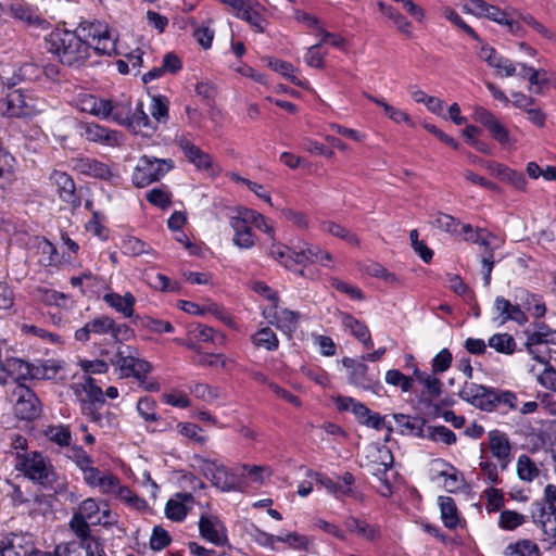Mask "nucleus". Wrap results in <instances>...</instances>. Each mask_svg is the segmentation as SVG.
<instances>
[{
	"label": "nucleus",
	"instance_id": "obj_41",
	"mask_svg": "<svg viewBox=\"0 0 556 556\" xmlns=\"http://www.w3.org/2000/svg\"><path fill=\"white\" fill-rule=\"evenodd\" d=\"M440 501V509H441V518L445 527L453 529L458 523L457 509L453 498L443 497L439 498Z\"/></svg>",
	"mask_w": 556,
	"mask_h": 556
},
{
	"label": "nucleus",
	"instance_id": "obj_63",
	"mask_svg": "<svg viewBox=\"0 0 556 556\" xmlns=\"http://www.w3.org/2000/svg\"><path fill=\"white\" fill-rule=\"evenodd\" d=\"M170 543V536L166 530L155 526L150 538V546L153 551H161Z\"/></svg>",
	"mask_w": 556,
	"mask_h": 556
},
{
	"label": "nucleus",
	"instance_id": "obj_23",
	"mask_svg": "<svg viewBox=\"0 0 556 556\" xmlns=\"http://www.w3.org/2000/svg\"><path fill=\"white\" fill-rule=\"evenodd\" d=\"M341 321L345 330L350 331L366 348L372 346V341L368 327L361 320L354 318L348 313L341 314Z\"/></svg>",
	"mask_w": 556,
	"mask_h": 556
},
{
	"label": "nucleus",
	"instance_id": "obj_30",
	"mask_svg": "<svg viewBox=\"0 0 556 556\" xmlns=\"http://www.w3.org/2000/svg\"><path fill=\"white\" fill-rule=\"evenodd\" d=\"M71 530L76 534V536L80 540V547L85 549L86 544L100 543L97 539L90 535V528L87 522V519L84 517L74 514L70 521Z\"/></svg>",
	"mask_w": 556,
	"mask_h": 556
},
{
	"label": "nucleus",
	"instance_id": "obj_51",
	"mask_svg": "<svg viewBox=\"0 0 556 556\" xmlns=\"http://www.w3.org/2000/svg\"><path fill=\"white\" fill-rule=\"evenodd\" d=\"M108 30V27L101 23H88L80 24V26L75 31H78L83 39L87 42H93L96 39L103 36Z\"/></svg>",
	"mask_w": 556,
	"mask_h": 556
},
{
	"label": "nucleus",
	"instance_id": "obj_40",
	"mask_svg": "<svg viewBox=\"0 0 556 556\" xmlns=\"http://www.w3.org/2000/svg\"><path fill=\"white\" fill-rule=\"evenodd\" d=\"M267 65L273 71L280 73L283 75L288 80H290L292 84L303 87H306V83L300 80L296 76L293 75L294 67L291 63L278 60V59H267Z\"/></svg>",
	"mask_w": 556,
	"mask_h": 556
},
{
	"label": "nucleus",
	"instance_id": "obj_42",
	"mask_svg": "<svg viewBox=\"0 0 556 556\" xmlns=\"http://www.w3.org/2000/svg\"><path fill=\"white\" fill-rule=\"evenodd\" d=\"M424 438L448 445L456 442L455 433L444 426H428L425 429Z\"/></svg>",
	"mask_w": 556,
	"mask_h": 556
},
{
	"label": "nucleus",
	"instance_id": "obj_38",
	"mask_svg": "<svg viewBox=\"0 0 556 556\" xmlns=\"http://www.w3.org/2000/svg\"><path fill=\"white\" fill-rule=\"evenodd\" d=\"M135 356V350L128 345L118 346L116 353L110 358V363L121 370L122 377L130 368V364Z\"/></svg>",
	"mask_w": 556,
	"mask_h": 556
},
{
	"label": "nucleus",
	"instance_id": "obj_34",
	"mask_svg": "<svg viewBox=\"0 0 556 556\" xmlns=\"http://www.w3.org/2000/svg\"><path fill=\"white\" fill-rule=\"evenodd\" d=\"M345 526L349 531L355 532L368 541L377 540L380 534L379 528L354 517L348 518Z\"/></svg>",
	"mask_w": 556,
	"mask_h": 556
},
{
	"label": "nucleus",
	"instance_id": "obj_47",
	"mask_svg": "<svg viewBox=\"0 0 556 556\" xmlns=\"http://www.w3.org/2000/svg\"><path fill=\"white\" fill-rule=\"evenodd\" d=\"M47 106L46 100L33 92L23 91V109L25 117L34 116L42 112Z\"/></svg>",
	"mask_w": 556,
	"mask_h": 556
},
{
	"label": "nucleus",
	"instance_id": "obj_2",
	"mask_svg": "<svg viewBox=\"0 0 556 556\" xmlns=\"http://www.w3.org/2000/svg\"><path fill=\"white\" fill-rule=\"evenodd\" d=\"M174 167L170 159H156L143 155L139 159L132 173V182L138 188H143L160 180Z\"/></svg>",
	"mask_w": 556,
	"mask_h": 556
},
{
	"label": "nucleus",
	"instance_id": "obj_9",
	"mask_svg": "<svg viewBox=\"0 0 556 556\" xmlns=\"http://www.w3.org/2000/svg\"><path fill=\"white\" fill-rule=\"evenodd\" d=\"M294 255L292 256L295 265H306L319 263L323 266H328L327 262L332 260L330 253L323 251L319 247L307 243L299 242L293 244Z\"/></svg>",
	"mask_w": 556,
	"mask_h": 556
},
{
	"label": "nucleus",
	"instance_id": "obj_13",
	"mask_svg": "<svg viewBox=\"0 0 556 556\" xmlns=\"http://www.w3.org/2000/svg\"><path fill=\"white\" fill-rule=\"evenodd\" d=\"M50 181L56 187L59 197L73 207L79 206L80 202L75 194V184L70 175L64 172L54 170L50 175Z\"/></svg>",
	"mask_w": 556,
	"mask_h": 556
},
{
	"label": "nucleus",
	"instance_id": "obj_56",
	"mask_svg": "<svg viewBox=\"0 0 556 556\" xmlns=\"http://www.w3.org/2000/svg\"><path fill=\"white\" fill-rule=\"evenodd\" d=\"M91 49L99 55H111L115 51V41L110 31L91 42Z\"/></svg>",
	"mask_w": 556,
	"mask_h": 556
},
{
	"label": "nucleus",
	"instance_id": "obj_62",
	"mask_svg": "<svg viewBox=\"0 0 556 556\" xmlns=\"http://www.w3.org/2000/svg\"><path fill=\"white\" fill-rule=\"evenodd\" d=\"M433 225L443 231L456 233L460 223L448 214L438 213L434 217Z\"/></svg>",
	"mask_w": 556,
	"mask_h": 556
},
{
	"label": "nucleus",
	"instance_id": "obj_14",
	"mask_svg": "<svg viewBox=\"0 0 556 556\" xmlns=\"http://www.w3.org/2000/svg\"><path fill=\"white\" fill-rule=\"evenodd\" d=\"M80 135L90 142H98L106 146L118 144L119 132L110 130L101 125L84 123L80 125Z\"/></svg>",
	"mask_w": 556,
	"mask_h": 556
},
{
	"label": "nucleus",
	"instance_id": "obj_59",
	"mask_svg": "<svg viewBox=\"0 0 556 556\" xmlns=\"http://www.w3.org/2000/svg\"><path fill=\"white\" fill-rule=\"evenodd\" d=\"M66 457L73 460L81 471L92 464L91 457L80 446L67 447Z\"/></svg>",
	"mask_w": 556,
	"mask_h": 556
},
{
	"label": "nucleus",
	"instance_id": "obj_12",
	"mask_svg": "<svg viewBox=\"0 0 556 556\" xmlns=\"http://www.w3.org/2000/svg\"><path fill=\"white\" fill-rule=\"evenodd\" d=\"M231 9L237 17L244 20L258 31H263L264 20L261 15L263 7L258 2L250 0H235Z\"/></svg>",
	"mask_w": 556,
	"mask_h": 556
},
{
	"label": "nucleus",
	"instance_id": "obj_54",
	"mask_svg": "<svg viewBox=\"0 0 556 556\" xmlns=\"http://www.w3.org/2000/svg\"><path fill=\"white\" fill-rule=\"evenodd\" d=\"M442 14L443 16L448 20L451 23H453L455 26L464 30L468 36H470L472 39L479 41L480 38L477 35V33L464 22V20L456 13V11L450 7L442 8Z\"/></svg>",
	"mask_w": 556,
	"mask_h": 556
},
{
	"label": "nucleus",
	"instance_id": "obj_61",
	"mask_svg": "<svg viewBox=\"0 0 556 556\" xmlns=\"http://www.w3.org/2000/svg\"><path fill=\"white\" fill-rule=\"evenodd\" d=\"M150 112L157 123L165 122L168 117V102L166 98L153 97Z\"/></svg>",
	"mask_w": 556,
	"mask_h": 556
},
{
	"label": "nucleus",
	"instance_id": "obj_37",
	"mask_svg": "<svg viewBox=\"0 0 556 556\" xmlns=\"http://www.w3.org/2000/svg\"><path fill=\"white\" fill-rule=\"evenodd\" d=\"M110 106L111 110L108 112V117H112V119L117 124L127 127L132 113L131 102L129 100H125L122 102L113 103L110 100Z\"/></svg>",
	"mask_w": 556,
	"mask_h": 556
},
{
	"label": "nucleus",
	"instance_id": "obj_11",
	"mask_svg": "<svg viewBox=\"0 0 556 556\" xmlns=\"http://www.w3.org/2000/svg\"><path fill=\"white\" fill-rule=\"evenodd\" d=\"M74 168L86 176L111 181L117 177L111 167L91 157H79L74 161Z\"/></svg>",
	"mask_w": 556,
	"mask_h": 556
},
{
	"label": "nucleus",
	"instance_id": "obj_55",
	"mask_svg": "<svg viewBox=\"0 0 556 556\" xmlns=\"http://www.w3.org/2000/svg\"><path fill=\"white\" fill-rule=\"evenodd\" d=\"M130 368L126 372L125 377H135L140 384L144 383V377L151 371V365L144 359L138 358L136 355L129 366Z\"/></svg>",
	"mask_w": 556,
	"mask_h": 556
},
{
	"label": "nucleus",
	"instance_id": "obj_18",
	"mask_svg": "<svg viewBox=\"0 0 556 556\" xmlns=\"http://www.w3.org/2000/svg\"><path fill=\"white\" fill-rule=\"evenodd\" d=\"M177 146L181 149L187 160L199 169H207L212 164L211 156L193 144L186 137L176 138Z\"/></svg>",
	"mask_w": 556,
	"mask_h": 556
},
{
	"label": "nucleus",
	"instance_id": "obj_6",
	"mask_svg": "<svg viewBox=\"0 0 556 556\" xmlns=\"http://www.w3.org/2000/svg\"><path fill=\"white\" fill-rule=\"evenodd\" d=\"M21 466L26 477L42 485L51 484L54 481L55 473L52 466L39 453H33L25 457Z\"/></svg>",
	"mask_w": 556,
	"mask_h": 556
},
{
	"label": "nucleus",
	"instance_id": "obj_4",
	"mask_svg": "<svg viewBox=\"0 0 556 556\" xmlns=\"http://www.w3.org/2000/svg\"><path fill=\"white\" fill-rule=\"evenodd\" d=\"M459 397L473 406L492 412L496 409V390L475 382H465L458 393Z\"/></svg>",
	"mask_w": 556,
	"mask_h": 556
},
{
	"label": "nucleus",
	"instance_id": "obj_60",
	"mask_svg": "<svg viewBox=\"0 0 556 556\" xmlns=\"http://www.w3.org/2000/svg\"><path fill=\"white\" fill-rule=\"evenodd\" d=\"M156 403L150 397H142L137 403L139 415L147 421H156L159 416L155 413Z\"/></svg>",
	"mask_w": 556,
	"mask_h": 556
},
{
	"label": "nucleus",
	"instance_id": "obj_36",
	"mask_svg": "<svg viewBox=\"0 0 556 556\" xmlns=\"http://www.w3.org/2000/svg\"><path fill=\"white\" fill-rule=\"evenodd\" d=\"M269 255L286 268H291L293 265H295L292 257L294 255L293 245L274 242L269 248Z\"/></svg>",
	"mask_w": 556,
	"mask_h": 556
},
{
	"label": "nucleus",
	"instance_id": "obj_35",
	"mask_svg": "<svg viewBox=\"0 0 556 556\" xmlns=\"http://www.w3.org/2000/svg\"><path fill=\"white\" fill-rule=\"evenodd\" d=\"M61 368V363L54 359L37 361L33 363V379H54Z\"/></svg>",
	"mask_w": 556,
	"mask_h": 556
},
{
	"label": "nucleus",
	"instance_id": "obj_52",
	"mask_svg": "<svg viewBox=\"0 0 556 556\" xmlns=\"http://www.w3.org/2000/svg\"><path fill=\"white\" fill-rule=\"evenodd\" d=\"M45 435L60 446H68L71 441V432L65 426H49L45 430Z\"/></svg>",
	"mask_w": 556,
	"mask_h": 556
},
{
	"label": "nucleus",
	"instance_id": "obj_28",
	"mask_svg": "<svg viewBox=\"0 0 556 556\" xmlns=\"http://www.w3.org/2000/svg\"><path fill=\"white\" fill-rule=\"evenodd\" d=\"M230 226L233 229V243L241 249H250L255 243V236L253 235L251 227L245 225L243 222L231 217Z\"/></svg>",
	"mask_w": 556,
	"mask_h": 556
},
{
	"label": "nucleus",
	"instance_id": "obj_10",
	"mask_svg": "<svg viewBox=\"0 0 556 556\" xmlns=\"http://www.w3.org/2000/svg\"><path fill=\"white\" fill-rule=\"evenodd\" d=\"M199 530L201 536L217 546L227 543V533L222 521L212 515H202L199 520Z\"/></svg>",
	"mask_w": 556,
	"mask_h": 556
},
{
	"label": "nucleus",
	"instance_id": "obj_20",
	"mask_svg": "<svg viewBox=\"0 0 556 556\" xmlns=\"http://www.w3.org/2000/svg\"><path fill=\"white\" fill-rule=\"evenodd\" d=\"M35 549L22 535L13 534L1 542V556H30Z\"/></svg>",
	"mask_w": 556,
	"mask_h": 556
},
{
	"label": "nucleus",
	"instance_id": "obj_64",
	"mask_svg": "<svg viewBox=\"0 0 556 556\" xmlns=\"http://www.w3.org/2000/svg\"><path fill=\"white\" fill-rule=\"evenodd\" d=\"M453 356L450 350H441L432 359V371L434 374H442L446 371L452 364Z\"/></svg>",
	"mask_w": 556,
	"mask_h": 556
},
{
	"label": "nucleus",
	"instance_id": "obj_5",
	"mask_svg": "<svg viewBox=\"0 0 556 556\" xmlns=\"http://www.w3.org/2000/svg\"><path fill=\"white\" fill-rule=\"evenodd\" d=\"M343 366L349 370V381L366 391L378 393L381 389L378 375H369L368 366L364 362H357L345 357L342 359Z\"/></svg>",
	"mask_w": 556,
	"mask_h": 556
},
{
	"label": "nucleus",
	"instance_id": "obj_31",
	"mask_svg": "<svg viewBox=\"0 0 556 556\" xmlns=\"http://www.w3.org/2000/svg\"><path fill=\"white\" fill-rule=\"evenodd\" d=\"M300 315L294 311L287 308L280 309L277 320H270L271 325H275L277 329L285 332L289 338L296 330Z\"/></svg>",
	"mask_w": 556,
	"mask_h": 556
},
{
	"label": "nucleus",
	"instance_id": "obj_19",
	"mask_svg": "<svg viewBox=\"0 0 556 556\" xmlns=\"http://www.w3.org/2000/svg\"><path fill=\"white\" fill-rule=\"evenodd\" d=\"M380 458L381 463L377 467H372L371 472L379 482V485L376 486L379 494L381 496L389 497L392 494V488L387 477V472L392 466L393 457L389 451H386Z\"/></svg>",
	"mask_w": 556,
	"mask_h": 556
},
{
	"label": "nucleus",
	"instance_id": "obj_24",
	"mask_svg": "<svg viewBox=\"0 0 556 556\" xmlns=\"http://www.w3.org/2000/svg\"><path fill=\"white\" fill-rule=\"evenodd\" d=\"M193 501L189 493H179L177 498H170L165 506V515L173 521H181L189 510L188 504Z\"/></svg>",
	"mask_w": 556,
	"mask_h": 556
},
{
	"label": "nucleus",
	"instance_id": "obj_16",
	"mask_svg": "<svg viewBox=\"0 0 556 556\" xmlns=\"http://www.w3.org/2000/svg\"><path fill=\"white\" fill-rule=\"evenodd\" d=\"M87 484L99 488L102 493H110L117 488V478L109 472H102L89 465L83 470Z\"/></svg>",
	"mask_w": 556,
	"mask_h": 556
},
{
	"label": "nucleus",
	"instance_id": "obj_48",
	"mask_svg": "<svg viewBox=\"0 0 556 556\" xmlns=\"http://www.w3.org/2000/svg\"><path fill=\"white\" fill-rule=\"evenodd\" d=\"M253 343L267 351H275L278 348L276 333L268 327L262 328L253 336Z\"/></svg>",
	"mask_w": 556,
	"mask_h": 556
},
{
	"label": "nucleus",
	"instance_id": "obj_32",
	"mask_svg": "<svg viewBox=\"0 0 556 556\" xmlns=\"http://www.w3.org/2000/svg\"><path fill=\"white\" fill-rule=\"evenodd\" d=\"M414 376L425 387L429 402L441 395L442 382L439 378L433 375L422 372L417 367L414 368Z\"/></svg>",
	"mask_w": 556,
	"mask_h": 556
},
{
	"label": "nucleus",
	"instance_id": "obj_22",
	"mask_svg": "<svg viewBox=\"0 0 556 556\" xmlns=\"http://www.w3.org/2000/svg\"><path fill=\"white\" fill-rule=\"evenodd\" d=\"M0 114L8 117H25L22 90H12L0 99Z\"/></svg>",
	"mask_w": 556,
	"mask_h": 556
},
{
	"label": "nucleus",
	"instance_id": "obj_8",
	"mask_svg": "<svg viewBox=\"0 0 556 556\" xmlns=\"http://www.w3.org/2000/svg\"><path fill=\"white\" fill-rule=\"evenodd\" d=\"M472 117L476 122L482 124L491 134L492 138L501 144H506L509 141V131L507 128L494 116L492 112L482 108L476 106L473 109Z\"/></svg>",
	"mask_w": 556,
	"mask_h": 556
},
{
	"label": "nucleus",
	"instance_id": "obj_1",
	"mask_svg": "<svg viewBox=\"0 0 556 556\" xmlns=\"http://www.w3.org/2000/svg\"><path fill=\"white\" fill-rule=\"evenodd\" d=\"M47 50L68 67H80L90 56L91 42L83 39L78 31L56 29L46 38Z\"/></svg>",
	"mask_w": 556,
	"mask_h": 556
},
{
	"label": "nucleus",
	"instance_id": "obj_26",
	"mask_svg": "<svg viewBox=\"0 0 556 556\" xmlns=\"http://www.w3.org/2000/svg\"><path fill=\"white\" fill-rule=\"evenodd\" d=\"M103 299L106 304L122 313L125 317L128 318L132 316L136 299L131 293L127 292L121 295L113 292L105 294Z\"/></svg>",
	"mask_w": 556,
	"mask_h": 556
},
{
	"label": "nucleus",
	"instance_id": "obj_27",
	"mask_svg": "<svg viewBox=\"0 0 556 556\" xmlns=\"http://www.w3.org/2000/svg\"><path fill=\"white\" fill-rule=\"evenodd\" d=\"M393 418L396 425L401 428L402 434L416 435L424 438L425 420L417 417H410L404 414H394Z\"/></svg>",
	"mask_w": 556,
	"mask_h": 556
},
{
	"label": "nucleus",
	"instance_id": "obj_7",
	"mask_svg": "<svg viewBox=\"0 0 556 556\" xmlns=\"http://www.w3.org/2000/svg\"><path fill=\"white\" fill-rule=\"evenodd\" d=\"M10 15L21 22L25 27L37 30H47L50 23L41 16L37 9L29 4L16 2L9 9Z\"/></svg>",
	"mask_w": 556,
	"mask_h": 556
},
{
	"label": "nucleus",
	"instance_id": "obj_49",
	"mask_svg": "<svg viewBox=\"0 0 556 556\" xmlns=\"http://www.w3.org/2000/svg\"><path fill=\"white\" fill-rule=\"evenodd\" d=\"M539 468L527 455H521L517 462L518 477L523 481H532L539 476Z\"/></svg>",
	"mask_w": 556,
	"mask_h": 556
},
{
	"label": "nucleus",
	"instance_id": "obj_45",
	"mask_svg": "<svg viewBox=\"0 0 556 556\" xmlns=\"http://www.w3.org/2000/svg\"><path fill=\"white\" fill-rule=\"evenodd\" d=\"M213 485L220 489L222 491H232L238 490L239 482L232 472H230L224 465H222L220 469L217 471L213 480Z\"/></svg>",
	"mask_w": 556,
	"mask_h": 556
},
{
	"label": "nucleus",
	"instance_id": "obj_17",
	"mask_svg": "<svg viewBox=\"0 0 556 556\" xmlns=\"http://www.w3.org/2000/svg\"><path fill=\"white\" fill-rule=\"evenodd\" d=\"M75 104L79 111L103 118L108 117V112L111 110L110 100L88 93L78 94Z\"/></svg>",
	"mask_w": 556,
	"mask_h": 556
},
{
	"label": "nucleus",
	"instance_id": "obj_15",
	"mask_svg": "<svg viewBox=\"0 0 556 556\" xmlns=\"http://www.w3.org/2000/svg\"><path fill=\"white\" fill-rule=\"evenodd\" d=\"M489 445L501 468L505 469L511 459V446L507 435L498 430L491 431L489 433Z\"/></svg>",
	"mask_w": 556,
	"mask_h": 556
},
{
	"label": "nucleus",
	"instance_id": "obj_44",
	"mask_svg": "<svg viewBox=\"0 0 556 556\" xmlns=\"http://www.w3.org/2000/svg\"><path fill=\"white\" fill-rule=\"evenodd\" d=\"M489 346L498 353L513 354L516 349L514 338L508 333H496L489 339Z\"/></svg>",
	"mask_w": 556,
	"mask_h": 556
},
{
	"label": "nucleus",
	"instance_id": "obj_53",
	"mask_svg": "<svg viewBox=\"0 0 556 556\" xmlns=\"http://www.w3.org/2000/svg\"><path fill=\"white\" fill-rule=\"evenodd\" d=\"M386 382L400 387L403 392H408L413 388L414 380L412 377L403 375L397 369H390L386 372Z\"/></svg>",
	"mask_w": 556,
	"mask_h": 556
},
{
	"label": "nucleus",
	"instance_id": "obj_25",
	"mask_svg": "<svg viewBox=\"0 0 556 556\" xmlns=\"http://www.w3.org/2000/svg\"><path fill=\"white\" fill-rule=\"evenodd\" d=\"M538 513H533V517L541 523L543 534L546 536L545 540L552 544H556V516L546 514V508L541 503H534Z\"/></svg>",
	"mask_w": 556,
	"mask_h": 556
},
{
	"label": "nucleus",
	"instance_id": "obj_58",
	"mask_svg": "<svg viewBox=\"0 0 556 556\" xmlns=\"http://www.w3.org/2000/svg\"><path fill=\"white\" fill-rule=\"evenodd\" d=\"M526 520V517L514 510H504L500 516V527L506 530H514L521 526Z\"/></svg>",
	"mask_w": 556,
	"mask_h": 556
},
{
	"label": "nucleus",
	"instance_id": "obj_57",
	"mask_svg": "<svg viewBox=\"0 0 556 556\" xmlns=\"http://www.w3.org/2000/svg\"><path fill=\"white\" fill-rule=\"evenodd\" d=\"M83 390L86 394V400L91 404H103L104 395L102 389L96 384V381L88 377L83 383Z\"/></svg>",
	"mask_w": 556,
	"mask_h": 556
},
{
	"label": "nucleus",
	"instance_id": "obj_29",
	"mask_svg": "<svg viewBox=\"0 0 556 556\" xmlns=\"http://www.w3.org/2000/svg\"><path fill=\"white\" fill-rule=\"evenodd\" d=\"M308 477H314L317 483L324 486L329 493L334 495L337 498H343L345 496L357 497V493L352 488L343 486L340 482H334L330 478L325 477L317 472L309 471Z\"/></svg>",
	"mask_w": 556,
	"mask_h": 556
},
{
	"label": "nucleus",
	"instance_id": "obj_21",
	"mask_svg": "<svg viewBox=\"0 0 556 556\" xmlns=\"http://www.w3.org/2000/svg\"><path fill=\"white\" fill-rule=\"evenodd\" d=\"M3 369L5 378H12L14 386L21 383V380L33 379V363L12 357L5 361Z\"/></svg>",
	"mask_w": 556,
	"mask_h": 556
},
{
	"label": "nucleus",
	"instance_id": "obj_33",
	"mask_svg": "<svg viewBox=\"0 0 556 556\" xmlns=\"http://www.w3.org/2000/svg\"><path fill=\"white\" fill-rule=\"evenodd\" d=\"M552 332V329H549L544 324H539L535 328V330L528 334L526 346L530 354L534 356L535 359H538L541 363L545 362V358L541 356L539 353L540 351L534 349L536 345H543V341L545 338L548 337V334Z\"/></svg>",
	"mask_w": 556,
	"mask_h": 556
},
{
	"label": "nucleus",
	"instance_id": "obj_50",
	"mask_svg": "<svg viewBox=\"0 0 556 556\" xmlns=\"http://www.w3.org/2000/svg\"><path fill=\"white\" fill-rule=\"evenodd\" d=\"M321 228L324 231L334 237L341 238L350 244L357 245L359 243L357 237L354 233H352L349 229L344 228L339 224L332 222H325L323 223Z\"/></svg>",
	"mask_w": 556,
	"mask_h": 556
},
{
	"label": "nucleus",
	"instance_id": "obj_43",
	"mask_svg": "<svg viewBox=\"0 0 556 556\" xmlns=\"http://www.w3.org/2000/svg\"><path fill=\"white\" fill-rule=\"evenodd\" d=\"M127 128L131 129L134 132L141 131L143 128L155 129V126L143 111L142 103H138L135 111H132Z\"/></svg>",
	"mask_w": 556,
	"mask_h": 556
},
{
	"label": "nucleus",
	"instance_id": "obj_3",
	"mask_svg": "<svg viewBox=\"0 0 556 556\" xmlns=\"http://www.w3.org/2000/svg\"><path fill=\"white\" fill-rule=\"evenodd\" d=\"M11 401H14L16 417L24 420H33L40 415L41 408L36 394L25 384L17 383L11 391Z\"/></svg>",
	"mask_w": 556,
	"mask_h": 556
},
{
	"label": "nucleus",
	"instance_id": "obj_39",
	"mask_svg": "<svg viewBox=\"0 0 556 556\" xmlns=\"http://www.w3.org/2000/svg\"><path fill=\"white\" fill-rule=\"evenodd\" d=\"M122 250L125 254L131 256L149 255L154 256L153 250L149 244L135 237H128L122 242Z\"/></svg>",
	"mask_w": 556,
	"mask_h": 556
},
{
	"label": "nucleus",
	"instance_id": "obj_46",
	"mask_svg": "<svg viewBox=\"0 0 556 556\" xmlns=\"http://www.w3.org/2000/svg\"><path fill=\"white\" fill-rule=\"evenodd\" d=\"M506 556H540L539 547L535 543L523 540L516 544H510L505 549Z\"/></svg>",
	"mask_w": 556,
	"mask_h": 556
}]
</instances>
